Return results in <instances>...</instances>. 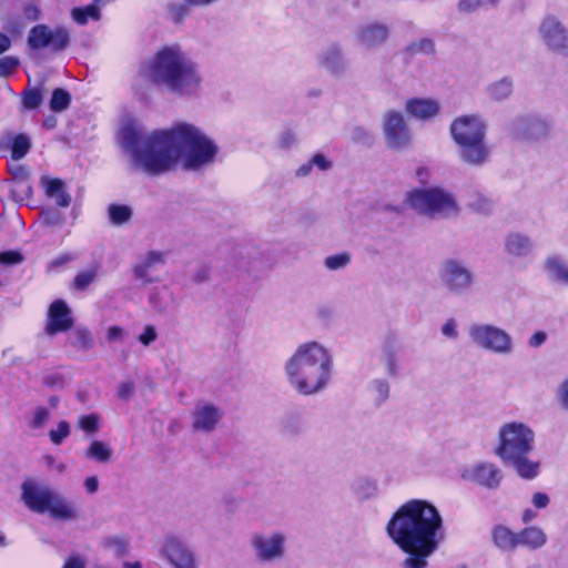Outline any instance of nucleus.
I'll list each match as a JSON object with an SVG mask.
<instances>
[{"label":"nucleus","instance_id":"1","mask_svg":"<svg viewBox=\"0 0 568 568\" xmlns=\"http://www.w3.org/2000/svg\"><path fill=\"white\" fill-rule=\"evenodd\" d=\"M119 142L130 153L134 169L150 175L171 170L179 160L186 170H200L212 164L219 152V146L211 138L187 122L145 134L139 123L125 120L119 130Z\"/></svg>","mask_w":568,"mask_h":568},{"label":"nucleus","instance_id":"2","mask_svg":"<svg viewBox=\"0 0 568 568\" xmlns=\"http://www.w3.org/2000/svg\"><path fill=\"white\" fill-rule=\"evenodd\" d=\"M386 534L407 555L402 568H429V558L445 539L444 519L432 503L410 499L393 514Z\"/></svg>","mask_w":568,"mask_h":568},{"label":"nucleus","instance_id":"3","mask_svg":"<svg viewBox=\"0 0 568 568\" xmlns=\"http://www.w3.org/2000/svg\"><path fill=\"white\" fill-rule=\"evenodd\" d=\"M333 355L318 342L311 341L298 345L285 362L284 371L288 384L298 394L315 395L324 390L332 377Z\"/></svg>","mask_w":568,"mask_h":568},{"label":"nucleus","instance_id":"4","mask_svg":"<svg viewBox=\"0 0 568 568\" xmlns=\"http://www.w3.org/2000/svg\"><path fill=\"white\" fill-rule=\"evenodd\" d=\"M144 72L151 82L180 97L195 95L201 88L199 67L175 45L158 51Z\"/></svg>","mask_w":568,"mask_h":568},{"label":"nucleus","instance_id":"5","mask_svg":"<svg viewBox=\"0 0 568 568\" xmlns=\"http://www.w3.org/2000/svg\"><path fill=\"white\" fill-rule=\"evenodd\" d=\"M536 445L535 432L525 423L509 422L498 430V446L495 454L519 477L534 479L539 474L540 463L529 456Z\"/></svg>","mask_w":568,"mask_h":568},{"label":"nucleus","instance_id":"6","mask_svg":"<svg viewBox=\"0 0 568 568\" xmlns=\"http://www.w3.org/2000/svg\"><path fill=\"white\" fill-rule=\"evenodd\" d=\"M405 204L428 217H450L459 212L454 195L442 187L413 189L406 193Z\"/></svg>","mask_w":568,"mask_h":568},{"label":"nucleus","instance_id":"7","mask_svg":"<svg viewBox=\"0 0 568 568\" xmlns=\"http://www.w3.org/2000/svg\"><path fill=\"white\" fill-rule=\"evenodd\" d=\"M470 342L486 352L508 356L515 351L511 335L493 324L475 323L468 327Z\"/></svg>","mask_w":568,"mask_h":568},{"label":"nucleus","instance_id":"8","mask_svg":"<svg viewBox=\"0 0 568 568\" xmlns=\"http://www.w3.org/2000/svg\"><path fill=\"white\" fill-rule=\"evenodd\" d=\"M438 275L444 287L454 295L467 294L475 281V275L466 263L457 258L445 260Z\"/></svg>","mask_w":568,"mask_h":568},{"label":"nucleus","instance_id":"9","mask_svg":"<svg viewBox=\"0 0 568 568\" xmlns=\"http://www.w3.org/2000/svg\"><path fill=\"white\" fill-rule=\"evenodd\" d=\"M286 535L278 530L253 532L250 538L251 548L258 562L281 560L286 552Z\"/></svg>","mask_w":568,"mask_h":568},{"label":"nucleus","instance_id":"10","mask_svg":"<svg viewBox=\"0 0 568 568\" xmlns=\"http://www.w3.org/2000/svg\"><path fill=\"white\" fill-rule=\"evenodd\" d=\"M538 38L545 48L559 57H568V28L555 16H546L539 23Z\"/></svg>","mask_w":568,"mask_h":568},{"label":"nucleus","instance_id":"11","mask_svg":"<svg viewBox=\"0 0 568 568\" xmlns=\"http://www.w3.org/2000/svg\"><path fill=\"white\" fill-rule=\"evenodd\" d=\"M382 128L388 149L404 151L412 146L413 134L399 111H387L383 116Z\"/></svg>","mask_w":568,"mask_h":568},{"label":"nucleus","instance_id":"12","mask_svg":"<svg viewBox=\"0 0 568 568\" xmlns=\"http://www.w3.org/2000/svg\"><path fill=\"white\" fill-rule=\"evenodd\" d=\"M27 43L32 50L49 48L52 52H60L69 45L70 33L65 27L59 26L51 29L40 23L30 29Z\"/></svg>","mask_w":568,"mask_h":568},{"label":"nucleus","instance_id":"13","mask_svg":"<svg viewBox=\"0 0 568 568\" xmlns=\"http://www.w3.org/2000/svg\"><path fill=\"white\" fill-rule=\"evenodd\" d=\"M450 134L457 145L485 139L486 123L478 114L462 115L452 122Z\"/></svg>","mask_w":568,"mask_h":568},{"label":"nucleus","instance_id":"14","mask_svg":"<svg viewBox=\"0 0 568 568\" xmlns=\"http://www.w3.org/2000/svg\"><path fill=\"white\" fill-rule=\"evenodd\" d=\"M460 476L466 481L491 490L497 489L503 480V473L499 467L488 462L465 467Z\"/></svg>","mask_w":568,"mask_h":568},{"label":"nucleus","instance_id":"15","mask_svg":"<svg viewBox=\"0 0 568 568\" xmlns=\"http://www.w3.org/2000/svg\"><path fill=\"white\" fill-rule=\"evenodd\" d=\"M161 555L174 568H196V560L189 546L178 537L168 536L161 546Z\"/></svg>","mask_w":568,"mask_h":568},{"label":"nucleus","instance_id":"16","mask_svg":"<svg viewBox=\"0 0 568 568\" xmlns=\"http://www.w3.org/2000/svg\"><path fill=\"white\" fill-rule=\"evenodd\" d=\"M509 130L517 139L538 140L548 134L549 123L539 116L523 115L511 121Z\"/></svg>","mask_w":568,"mask_h":568},{"label":"nucleus","instance_id":"17","mask_svg":"<svg viewBox=\"0 0 568 568\" xmlns=\"http://www.w3.org/2000/svg\"><path fill=\"white\" fill-rule=\"evenodd\" d=\"M54 493L55 491L48 486L27 480L22 484L21 499L30 510L44 514L49 508Z\"/></svg>","mask_w":568,"mask_h":568},{"label":"nucleus","instance_id":"18","mask_svg":"<svg viewBox=\"0 0 568 568\" xmlns=\"http://www.w3.org/2000/svg\"><path fill=\"white\" fill-rule=\"evenodd\" d=\"M166 263V253L160 251H150L136 262L132 268L133 277L148 285L159 281L155 272Z\"/></svg>","mask_w":568,"mask_h":568},{"label":"nucleus","instance_id":"19","mask_svg":"<svg viewBox=\"0 0 568 568\" xmlns=\"http://www.w3.org/2000/svg\"><path fill=\"white\" fill-rule=\"evenodd\" d=\"M389 37V28L381 22H367L357 27L354 39L357 45L372 50L384 44Z\"/></svg>","mask_w":568,"mask_h":568},{"label":"nucleus","instance_id":"20","mask_svg":"<svg viewBox=\"0 0 568 568\" xmlns=\"http://www.w3.org/2000/svg\"><path fill=\"white\" fill-rule=\"evenodd\" d=\"M192 427L199 433H211L222 419L223 412L210 403H199L192 410Z\"/></svg>","mask_w":568,"mask_h":568},{"label":"nucleus","instance_id":"21","mask_svg":"<svg viewBox=\"0 0 568 568\" xmlns=\"http://www.w3.org/2000/svg\"><path fill=\"white\" fill-rule=\"evenodd\" d=\"M231 261L241 273L257 275L263 270L261 254L250 246H236L232 250Z\"/></svg>","mask_w":568,"mask_h":568},{"label":"nucleus","instance_id":"22","mask_svg":"<svg viewBox=\"0 0 568 568\" xmlns=\"http://www.w3.org/2000/svg\"><path fill=\"white\" fill-rule=\"evenodd\" d=\"M72 324L71 311L67 303L62 300L54 301L49 307L45 332L54 335L68 331Z\"/></svg>","mask_w":568,"mask_h":568},{"label":"nucleus","instance_id":"23","mask_svg":"<svg viewBox=\"0 0 568 568\" xmlns=\"http://www.w3.org/2000/svg\"><path fill=\"white\" fill-rule=\"evenodd\" d=\"M458 156L465 164L483 166L490 158V149L485 139L458 144Z\"/></svg>","mask_w":568,"mask_h":568},{"label":"nucleus","instance_id":"24","mask_svg":"<svg viewBox=\"0 0 568 568\" xmlns=\"http://www.w3.org/2000/svg\"><path fill=\"white\" fill-rule=\"evenodd\" d=\"M317 63L334 77L342 75L347 68L343 50L337 43L325 47L317 57Z\"/></svg>","mask_w":568,"mask_h":568},{"label":"nucleus","instance_id":"25","mask_svg":"<svg viewBox=\"0 0 568 568\" xmlns=\"http://www.w3.org/2000/svg\"><path fill=\"white\" fill-rule=\"evenodd\" d=\"M405 110L410 116L426 121L439 114L440 103L432 98H413L406 101Z\"/></svg>","mask_w":568,"mask_h":568},{"label":"nucleus","instance_id":"26","mask_svg":"<svg viewBox=\"0 0 568 568\" xmlns=\"http://www.w3.org/2000/svg\"><path fill=\"white\" fill-rule=\"evenodd\" d=\"M47 513L53 519L72 521L80 517L79 509L75 505L59 493H54Z\"/></svg>","mask_w":568,"mask_h":568},{"label":"nucleus","instance_id":"27","mask_svg":"<svg viewBox=\"0 0 568 568\" xmlns=\"http://www.w3.org/2000/svg\"><path fill=\"white\" fill-rule=\"evenodd\" d=\"M505 251L513 257H526L534 251V241L527 234L510 232L505 237Z\"/></svg>","mask_w":568,"mask_h":568},{"label":"nucleus","instance_id":"28","mask_svg":"<svg viewBox=\"0 0 568 568\" xmlns=\"http://www.w3.org/2000/svg\"><path fill=\"white\" fill-rule=\"evenodd\" d=\"M9 148L11 149L12 159L20 160L29 152L31 141L23 133L13 135L12 132L7 131L0 136V152Z\"/></svg>","mask_w":568,"mask_h":568},{"label":"nucleus","instance_id":"29","mask_svg":"<svg viewBox=\"0 0 568 568\" xmlns=\"http://www.w3.org/2000/svg\"><path fill=\"white\" fill-rule=\"evenodd\" d=\"M544 271L551 283L568 286V263L562 257L557 255L546 257Z\"/></svg>","mask_w":568,"mask_h":568},{"label":"nucleus","instance_id":"30","mask_svg":"<svg viewBox=\"0 0 568 568\" xmlns=\"http://www.w3.org/2000/svg\"><path fill=\"white\" fill-rule=\"evenodd\" d=\"M491 539L503 552H514L519 546L518 532L504 525H497L491 529Z\"/></svg>","mask_w":568,"mask_h":568},{"label":"nucleus","instance_id":"31","mask_svg":"<svg viewBox=\"0 0 568 568\" xmlns=\"http://www.w3.org/2000/svg\"><path fill=\"white\" fill-rule=\"evenodd\" d=\"M45 195L54 199L57 205L60 207H68L71 203V196L64 189V183L60 179H42Z\"/></svg>","mask_w":568,"mask_h":568},{"label":"nucleus","instance_id":"32","mask_svg":"<svg viewBox=\"0 0 568 568\" xmlns=\"http://www.w3.org/2000/svg\"><path fill=\"white\" fill-rule=\"evenodd\" d=\"M398 344L394 336H387L382 345V359L385 364L388 376L396 377L398 375Z\"/></svg>","mask_w":568,"mask_h":568},{"label":"nucleus","instance_id":"33","mask_svg":"<svg viewBox=\"0 0 568 568\" xmlns=\"http://www.w3.org/2000/svg\"><path fill=\"white\" fill-rule=\"evenodd\" d=\"M518 539L519 546L536 550L546 545L547 535L541 528L529 526L518 532Z\"/></svg>","mask_w":568,"mask_h":568},{"label":"nucleus","instance_id":"34","mask_svg":"<svg viewBox=\"0 0 568 568\" xmlns=\"http://www.w3.org/2000/svg\"><path fill=\"white\" fill-rule=\"evenodd\" d=\"M351 490L357 499L368 500L377 496L378 486L375 479L363 476L352 483Z\"/></svg>","mask_w":568,"mask_h":568},{"label":"nucleus","instance_id":"35","mask_svg":"<svg viewBox=\"0 0 568 568\" xmlns=\"http://www.w3.org/2000/svg\"><path fill=\"white\" fill-rule=\"evenodd\" d=\"M513 89V80L510 78H503L490 83L487 87V93L491 100L500 102L508 99L511 95Z\"/></svg>","mask_w":568,"mask_h":568},{"label":"nucleus","instance_id":"36","mask_svg":"<svg viewBox=\"0 0 568 568\" xmlns=\"http://www.w3.org/2000/svg\"><path fill=\"white\" fill-rule=\"evenodd\" d=\"M100 0H94V3H91L87 7H78L71 10L72 19L80 26H84L88 23L89 19L98 21L101 18V12L97 3Z\"/></svg>","mask_w":568,"mask_h":568},{"label":"nucleus","instance_id":"37","mask_svg":"<svg viewBox=\"0 0 568 568\" xmlns=\"http://www.w3.org/2000/svg\"><path fill=\"white\" fill-rule=\"evenodd\" d=\"M113 454L110 445L101 440H93L85 449V457L91 458L98 463H108Z\"/></svg>","mask_w":568,"mask_h":568},{"label":"nucleus","instance_id":"38","mask_svg":"<svg viewBox=\"0 0 568 568\" xmlns=\"http://www.w3.org/2000/svg\"><path fill=\"white\" fill-rule=\"evenodd\" d=\"M71 345L79 351H89L94 346V338L85 327H75L69 335Z\"/></svg>","mask_w":568,"mask_h":568},{"label":"nucleus","instance_id":"39","mask_svg":"<svg viewBox=\"0 0 568 568\" xmlns=\"http://www.w3.org/2000/svg\"><path fill=\"white\" fill-rule=\"evenodd\" d=\"M369 393L377 406L386 403L390 395V385L385 378H375L368 385Z\"/></svg>","mask_w":568,"mask_h":568},{"label":"nucleus","instance_id":"40","mask_svg":"<svg viewBox=\"0 0 568 568\" xmlns=\"http://www.w3.org/2000/svg\"><path fill=\"white\" fill-rule=\"evenodd\" d=\"M468 206L479 214L488 215L494 211L495 202L490 196L475 192L470 195Z\"/></svg>","mask_w":568,"mask_h":568},{"label":"nucleus","instance_id":"41","mask_svg":"<svg viewBox=\"0 0 568 568\" xmlns=\"http://www.w3.org/2000/svg\"><path fill=\"white\" fill-rule=\"evenodd\" d=\"M132 209L124 204H110L108 206V216L113 225H123L132 217Z\"/></svg>","mask_w":568,"mask_h":568},{"label":"nucleus","instance_id":"42","mask_svg":"<svg viewBox=\"0 0 568 568\" xmlns=\"http://www.w3.org/2000/svg\"><path fill=\"white\" fill-rule=\"evenodd\" d=\"M104 549L112 551L116 557H121L129 551V541L123 536H108L101 540Z\"/></svg>","mask_w":568,"mask_h":568},{"label":"nucleus","instance_id":"43","mask_svg":"<svg viewBox=\"0 0 568 568\" xmlns=\"http://www.w3.org/2000/svg\"><path fill=\"white\" fill-rule=\"evenodd\" d=\"M9 191L17 202L28 201L32 196V185L31 181H21V182H8Z\"/></svg>","mask_w":568,"mask_h":568},{"label":"nucleus","instance_id":"44","mask_svg":"<svg viewBox=\"0 0 568 568\" xmlns=\"http://www.w3.org/2000/svg\"><path fill=\"white\" fill-rule=\"evenodd\" d=\"M71 102V95L64 89H55L50 100V109L54 112L65 110Z\"/></svg>","mask_w":568,"mask_h":568},{"label":"nucleus","instance_id":"45","mask_svg":"<svg viewBox=\"0 0 568 568\" xmlns=\"http://www.w3.org/2000/svg\"><path fill=\"white\" fill-rule=\"evenodd\" d=\"M352 256L347 252L329 255L324 260V266L329 271L345 268L351 263Z\"/></svg>","mask_w":568,"mask_h":568},{"label":"nucleus","instance_id":"46","mask_svg":"<svg viewBox=\"0 0 568 568\" xmlns=\"http://www.w3.org/2000/svg\"><path fill=\"white\" fill-rule=\"evenodd\" d=\"M71 434V426L67 420H60L55 428L50 429L49 438L52 444L61 445Z\"/></svg>","mask_w":568,"mask_h":568},{"label":"nucleus","instance_id":"47","mask_svg":"<svg viewBox=\"0 0 568 568\" xmlns=\"http://www.w3.org/2000/svg\"><path fill=\"white\" fill-rule=\"evenodd\" d=\"M50 417L51 413L48 408L42 406L36 407L31 414L28 425L32 429H40L48 423Z\"/></svg>","mask_w":568,"mask_h":568},{"label":"nucleus","instance_id":"48","mask_svg":"<svg viewBox=\"0 0 568 568\" xmlns=\"http://www.w3.org/2000/svg\"><path fill=\"white\" fill-rule=\"evenodd\" d=\"M407 49L413 54H432L435 52V43L432 39L424 38L412 42Z\"/></svg>","mask_w":568,"mask_h":568},{"label":"nucleus","instance_id":"49","mask_svg":"<svg viewBox=\"0 0 568 568\" xmlns=\"http://www.w3.org/2000/svg\"><path fill=\"white\" fill-rule=\"evenodd\" d=\"M78 426L85 433L94 434L100 427V416L98 414L83 415L78 419Z\"/></svg>","mask_w":568,"mask_h":568},{"label":"nucleus","instance_id":"50","mask_svg":"<svg viewBox=\"0 0 568 568\" xmlns=\"http://www.w3.org/2000/svg\"><path fill=\"white\" fill-rule=\"evenodd\" d=\"M98 275V267L93 266L89 270H85L83 272H80L74 277V286L78 290H84L87 288L97 277Z\"/></svg>","mask_w":568,"mask_h":568},{"label":"nucleus","instance_id":"51","mask_svg":"<svg viewBox=\"0 0 568 568\" xmlns=\"http://www.w3.org/2000/svg\"><path fill=\"white\" fill-rule=\"evenodd\" d=\"M42 102L41 92L37 89H30L22 93L23 108L28 110L37 109Z\"/></svg>","mask_w":568,"mask_h":568},{"label":"nucleus","instance_id":"52","mask_svg":"<svg viewBox=\"0 0 568 568\" xmlns=\"http://www.w3.org/2000/svg\"><path fill=\"white\" fill-rule=\"evenodd\" d=\"M498 0H459L458 10L459 12L469 13L486 4L495 6Z\"/></svg>","mask_w":568,"mask_h":568},{"label":"nucleus","instance_id":"53","mask_svg":"<svg viewBox=\"0 0 568 568\" xmlns=\"http://www.w3.org/2000/svg\"><path fill=\"white\" fill-rule=\"evenodd\" d=\"M352 140L356 143L371 145L373 144L374 136L371 131L363 126H356L352 131Z\"/></svg>","mask_w":568,"mask_h":568},{"label":"nucleus","instance_id":"54","mask_svg":"<svg viewBox=\"0 0 568 568\" xmlns=\"http://www.w3.org/2000/svg\"><path fill=\"white\" fill-rule=\"evenodd\" d=\"M11 179L9 182H21L30 180V172L27 166L22 164H14L9 168Z\"/></svg>","mask_w":568,"mask_h":568},{"label":"nucleus","instance_id":"55","mask_svg":"<svg viewBox=\"0 0 568 568\" xmlns=\"http://www.w3.org/2000/svg\"><path fill=\"white\" fill-rule=\"evenodd\" d=\"M189 14V8L185 4L176 3L169 7V18L180 23Z\"/></svg>","mask_w":568,"mask_h":568},{"label":"nucleus","instance_id":"56","mask_svg":"<svg viewBox=\"0 0 568 568\" xmlns=\"http://www.w3.org/2000/svg\"><path fill=\"white\" fill-rule=\"evenodd\" d=\"M19 65V60L14 57H3L0 59V77L11 74Z\"/></svg>","mask_w":568,"mask_h":568},{"label":"nucleus","instance_id":"57","mask_svg":"<svg viewBox=\"0 0 568 568\" xmlns=\"http://www.w3.org/2000/svg\"><path fill=\"white\" fill-rule=\"evenodd\" d=\"M23 17L26 20L33 22L40 19L41 10L34 2H30L23 6Z\"/></svg>","mask_w":568,"mask_h":568},{"label":"nucleus","instance_id":"58","mask_svg":"<svg viewBox=\"0 0 568 568\" xmlns=\"http://www.w3.org/2000/svg\"><path fill=\"white\" fill-rule=\"evenodd\" d=\"M442 334L450 339H456L458 337V325L454 318L447 320L442 326Z\"/></svg>","mask_w":568,"mask_h":568},{"label":"nucleus","instance_id":"59","mask_svg":"<svg viewBox=\"0 0 568 568\" xmlns=\"http://www.w3.org/2000/svg\"><path fill=\"white\" fill-rule=\"evenodd\" d=\"M135 387L132 381H125L118 386V396L123 400H129L134 394Z\"/></svg>","mask_w":568,"mask_h":568},{"label":"nucleus","instance_id":"60","mask_svg":"<svg viewBox=\"0 0 568 568\" xmlns=\"http://www.w3.org/2000/svg\"><path fill=\"white\" fill-rule=\"evenodd\" d=\"M23 261V256L20 252L8 251L0 254V263L8 265H16Z\"/></svg>","mask_w":568,"mask_h":568},{"label":"nucleus","instance_id":"61","mask_svg":"<svg viewBox=\"0 0 568 568\" xmlns=\"http://www.w3.org/2000/svg\"><path fill=\"white\" fill-rule=\"evenodd\" d=\"M158 338V333L154 326L148 325L144 327V331L139 335V341L144 346H149Z\"/></svg>","mask_w":568,"mask_h":568},{"label":"nucleus","instance_id":"62","mask_svg":"<svg viewBox=\"0 0 568 568\" xmlns=\"http://www.w3.org/2000/svg\"><path fill=\"white\" fill-rule=\"evenodd\" d=\"M295 134L292 130H284L278 136V145L282 149H290L295 143Z\"/></svg>","mask_w":568,"mask_h":568},{"label":"nucleus","instance_id":"63","mask_svg":"<svg viewBox=\"0 0 568 568\" xmlns=\"http://www.w3.org/2000/svg\"><path fill=\"white\" fill-rule=\"evenodd\" d=\"M62 568H85V559L79 555L68 557Z\"/></svg>","mask_w":568,"mask_h":568},{"label":"nucleus","instance_id":"64","mask_svg":"<svg viewBox=\"0 0 568 568\" xmlns=\"http://www.w3.org/2000/svg\"><path fill=\"white\" fill-rule=\"evenodd\" d=\"M558 397L561 406L568 410V378H566L558 387Z\"/></svg>","mask_w":568,"mask_h":568}]
</instances>
